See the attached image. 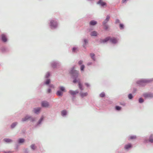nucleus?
Masks as SVG:
<instances>
[{"label":"nucleus","instance_id":"nucleus-1","mask_svg":"<svg viewBox=\"0 0 153 153\" xmlns=\"http://www.w3.org/2000/svg\"><path fill=\"white\" fill-rule=\"evenodd\" d=\"M71 73L74 76L77 77L78 76V72L76 70H75L73 68L71 72Z\"/></svg>","mask_w":153,"mask_h":153},{"label":"nucleus","instance_id":"nucleus-2","mask_svg":"<svg viewBox=\"0 0 153 153\" xmlns=\"http://www.w3.org/2000/svg\"><path fill=\"white\" fill-rule=\"evenodd\" d=\"M42 106L45 107H48L49 106V103L47 101H43L41 102Z\"/></svg>","mask_w":153,"mask_h":153},{"label":"nucleus","instance_id":"nucleus-3","mask_svg":"<svg viewBox=\"0 0 153 153\" xmlns=\"http://www.w3.org/2000/svg\"><path fill=\"white\" fill-rule=\"evenodd\" d=\"M143 96L146 98H152L153 97V95L151 93H146L143 94Z\"/></svg>","mask_w":153,"mask_h":153},{"label":"nucleus","instance_id":"nucleus-4","mask_svg":"<svg viewBox=\"0 0 153 153\" xmlns=\"http://www.w3.org/2000/svg\"><path fill=\"white\" fill-rule=\"evenodd\" d=\"M110 37H108L105 38V39H102L100 40V42L101 43H105L109 40H110Z\"/></svg>","mask_w":153,"mask_h":153},{"label":"nucleus","instance_id":"nucleus-5","mask_svg":"<svg viewBox=\"0 0 153 153\" xmlns=\"http://www.w3.org/2000/svg\"><path fill=\"white\" fill-rule=\"evenodd\" d=\"M28 120H32V118L31 117H28V116H26L24 118L22 119V121L23 122H25L27 121Z\"/></svg>","mask_w":153,"mask_h":153},{"label":"nucleus","instance_id":"nucleus-6","mask_svg":"<svg viewBox=\"0 0 153 153\" xmlns=\"http://www.w3.org/2000/svg\"><path fill=\"white\" fill-rule=\"evenodd\" d=\"M78 92H79L77 91H73L72 90H70L69 91V93L72 95H75L76 94L78 93Z\"/></svg>","mask_w":153,"mask_h":153},{"label":"nucleus","instance_id":"nucleus-7","mask_svg":"<svg viewBox=\"0 0 153 153\" xmlns=\"http://www.w3.org/2000/svg\"><path fill=\"white\" fill-rule=\"evenodd\" d=\"M110 41L113 43H116L117 42V41L116 39L114 38H111L110 37Z\"/></svg>","mask_w":153,"mask_h":153},{"label":"nucleus","instance_id":"nucleus-8","mask_svg":"<svg viewBox=\"0 0 153 153\" xmlns=\"http://www.w3.org/2000/svg\"><path fill=\"white\" fill-rule=\"evenodd\" d=\"M97 4H100L102 6H103L106 4L105 2L102 1V0H99V1L97 2Z\"/></svg>","mask_w":153,"mask_h":153},{"label":"nucleus","instance_id":"nucleus-9","mask_svg":"<svg viewBox=\"0 0 153 153\" xmlns=\"http://www.w3.org/2000/svg\"><path fill=\"white\" fill-rule=\"evenodd\" d=\"M2 39L3 41L4 42H6L7 41V39L5 35L2 34L1 35Z\"/></svg>","mask_w":153,"mask_h":153},{"label":"nucleus","instance_id":"nucleus-10","mask_svg":"<svg viewBox=\"0 0 153 153\" xmlns=\"http://www.w3.org/2000/svg\"><path fill=\"white\" fill-rule=\"evenodd\" d=\"M56 94L58 96H62L63 95V92L60 91H58L56 92Z\"/></svg>","mask_w":153,"mask_h":153},{"label":"nucleus","instance_id":"nucleus-11","mask_svg":"<svg viewBox=\"0 0 153 153\" xmlns=\"http://www.w3.org/2000/svg\"><path fill=\"white\" fill-rule=\"evenodd\" d=\"M4 141L7 143H10L12 142L11 140L8 138H5L4 139Z\"/></svg>","mask_w":153,"mask_h":153},{"label":"nucleus","instance_id":"nucleus-12","mask_svg":"<svg viewBox=\"0 0 153 153\" xmlns=\"http://www.w3.org/2000/svg\"><path fill=\"white\" fill-rule=\"evenodd\" d=\"M80 94L82 97H84L87 96L88 94L87 92L83 93L81 92L80 93Z\"/></svg>","mask_w":153,"mask_h":153},{"label":"nucleus","instance_id":"nucleus-13","mask_svg":"<svg viewBox=\"0 0 153 153\" xmlns=\"http://www.w3.org/2000/svg\"><path fill=\"white\" fill-rule=\"evenodd\" d=\"M78 86H79V88L81 90H83V88H82V85L81 84V83L79 81V82H78Z\"/></svg>","mask_w":153,"mask_h":153},{"label":"nucleus","instance_id":"nucleus-14","mask_svg":"<svg viewBox=\"0 0 153 153\" xmlns=\"http://www.w3.org/2000/svg\"><path fill=\"white\" fill-rule=\"evenodd\" d=\"M97 32L95 31L92 32L91 33V35L92 36H97Z\"/></svg>","mask_w":153,"mask_h":153},{"label":"nucleus","instance_id":"nucleus-15","mask_svg":"<svg viewBox=\"0 0 153 153\" xmlns=\"http://www.w3.org/2000/svg\"><path fill=\"white\" fill-rule=\"evenodd\" d=\"M96 21H91L90 22V24L91 25H94L97 24Z\"/></svg>","mask_w":153,"mask_h":153},{"label":"nucleus","instance_id":"nucleus-16","mask_svg":"<svg viewBox=\"0 0 153 153\" xmlns=\"http://www.w3.org/2000/svg\"><path fill=\"white\" fill-rule=\"evenodd\" d=\"M66 114H67V111L65 110H64L62 111V112H61V114L62 116H64Z\"/></svg>","mask_w":153,"mask_h":153},{"label":"nucleus","instance_id":"nucleus-17","mask_svg":"<svg viewBox=\"0 0 153 153\" xmlns=\"http://www.w3.org/2000/svg\"><path fill=\"white\" fill-rule=\"evenodd\" d=\"M131 146V145L130 144H128L125 146V148L126 149H128Z\"/></svg>","mask_w":153,"mask_h":153},{"label":"nucleus","instance_id":"nucleus-18","mask_svg":"<svg viewBox=\"0 0 153 153\" xmlns=\"http://www.w3.org/2000/svg\"><path fill=\"white\" fill-rule=\"evenodd\" d=\"M33 111L34 113L38 114V108H34L33 110Z\"/></svg>","mask_w":153,"mask_h":153},{"label":"nucleus","instance_id":"nucleus-19","mask_svg":"<svg viewBox=\"0 0 153 153\" xmlns=\"http://www.w3.org/2000/svg\"><path fill=\"white\" fill-rule=\"evenodd\" d=\"M24 139L22 138H20L18 140V143H23L24 142Z\"/></svg>","mask_w":153,"mask_h":153},{"label":"nucleus","instance_id":"nucleus-20","mask_svg":"<svg viewBox=\"0 0 153 153\" xmlns=\"http://www.w3.org/2000/svg\"><path fill=\"white\" fill-rule=\"evenodd\" d=\"M136 138V137L135 136H130L129 137V140H133L135 139Z\"/></svg>","mask_w":153,"mask_h":153},{"label":"nucleus","instance_id":"nucleus-21","mask_svg":"<svg viewBox=\"0 0 153 153\" xmlns=\"http://www.w3.org/2000/svg\"><path fill=\"white\" fill-rule=\"evenodd\" d=\"M51 25L52 28L53 27H56L57 25L56 23H54L53 24L51 23Z\"/></svg>","mask_w":153,"mask_h":153},{"label":"nucleus","instance_id":"nucleus-22","mask_svg":"<svg viewBox=\"0 0 153 153\" xmlns=\"http://www.w3.org/2000/svg\"><path fill=\"white\" fill-rule=\"evenodd\" d=\"M59 88L60 90H61L60 91H62V92L63 91H65V88L61 86L59 87Z\"/></svg>","mask_w":153,"mask_h":153},{"label":"nucleus","instance_id":"nucleus-23","mask_svg":"<svg viewBox=\"0 0 153 153\" xmlns=\"http://www.w3.org/2000/svg\"><path fill=\"white\" fill-rule=\"evenodd\" d=\"M90 56L91 57L92 59H93L94 60H95V59L94 58V53H91L90 54Z\"/></svg>","mask_w":153,"mask_h":153},{"label":"nucleus","instance_id":"nucleus-24","mask_svg":"<svg viewBox=\"0 0 153 153\" xmlns=\"http://www.w3.org/2000/svg\"><path fill=\"white\" fill-rule=\"evenodd\" d=\"M146 81H144V80H142V81H139V83L141 85H142L143 83H146Z\"/></svg>","mask_w":153,"mask_h":153},{"label":"nucleus","instance_id":"nucleus-25","mask_svg":"<svg viewBox=\"0 0 153 153\" xmlns=\"http://www.w3.org/2000/svg\"><path fill=\"white\" fill-rule=\"evenodd\" d=\"M115 108L117 110H120L121 109V107L118 106H116L115 107Z\"/></svg>","mask_w":153,"mask_h":153},{"label":"nucleus","instance_id":"nucleus-26","mask_svg":"<svg viewBox=\"0 0 153 153\" xmlns=\"http://www.w3.org/2000/svg\"><path fill=\"white\" fill-rule=\"evenodd\" d=\"M85 68V66L84 65H82L80 67V70L81 71H83L84 70V69Z\"/></svg>","mask_w":153,"mask_h":153},{"label":"nucleus","instance_id":"nucleus-27","mask_svg":"<svg viewBox=\"0 0 153 153\" xmlns=\"http://www.w3.org/2000/svg\"><path fill=\"white\" fill-rule=\"evenodd\" d=\"M17 123H13L11 125V127L12 128H13L16 125Z\"/></svg>","mask_w":153,"mask_h":153},{"label":"nucleus","instance_id":"nucleus-28","mask_svg":"<svg viewBox=\"0 0 153 153\" xmlns=\"http://www.w3.org/2000/svg\"><path fill=\"white\" fill-rule=\"evenodd\" d=\"M139 102L140 103H142L143 102V100L142 98H140L139 100Z\"/></svg>","mask_w":153,"mask_h":153},{"label":"nucleus","instance_id":"nucleus-29","mask_svg":"<svg viewBox=\"0 0 153 153\" xmlns=\"http://www.w3.org/2000/svg\"><path fill=\"white\" fill-rule=\"evenodd\" d=\"M152 136H151L149 139V141L151 143H153V139L152 138Z\"/></svg>","mask_w":153,"mask_h":153},{"label":"nucleus","instance_id":"nucleus-30","mask_svg":"<svg viewBox=\"0 0 153 153\" xmlns=\"http://www.w3.org/2000/svg\"><path fill=\"white\" fill-rule=\"evenodd\" d=\"M120 28L121 29H123L124 28V25L123 24H120Z\"/></svg>","mask_w":153,"mask_h":153},{"label":"nucleus","instance_id":"nucleus-31","mask_svg":"<svg viewBox=\"0 0 153 153\" xmlns=\"http://www.w3.org/2000/svg\"><path fill=\"white\" fill-rule=\"evenodd\" d=\"M50 82V80L49 79H48L45 82V83L46 85L48 84Z\"/></svg>","mask_w":153,"mask_h":153},{"label":"nucleus","instance_id":"nucleus-32","mask_svg":"<svg viewBox=\"0 0 153 153\" xmlns=\"http://www.w3.org/2000/svg\"><path fill=\"white\" fill-rule=\"evenodd\" d=\"M105 96V94L104 93H102L100 94V96L101 97H103Z\"/></svg>","mask_w":153,"mask_h":153},{"label":"nucleus","instance_id":"nucleus-33","mask_svg":"<svg viewBox=\"0 0 153 153\" xmlns=\"http://www.w3.org/2000/svg\"><path fill=\"white\" fill-rule=\"evenodd\" d=\"M31 147L33 149H35L36 148V147H35V145L34 144L32 145L31 146Z\"/></svg>","mask_w":153,"mask_h":153},{"label":"nucleus","instance_id":"nucleus-34","mask_svg":"<svg viewBox=\"0 0 153 153\" xmlns=\"http://www.w3.org/2000/svg\"><path fill=\"white\" fill-rule=\"evenodd\" d=\"M128 97L129 99H131L133 97L132 95L131 94H129L128 95Z\"/></svg>","mask_w":153,"mask_h":153},{"label":"nucleus","instance_id":"nucleus-35","mask_svg":"<svg viewBox=\"0 0 153 153\" xmlns=\"http://www.w3.org/2000/svg\"><path fill=\"white\" fill-rule=\"evenodd\" d=\"M83 63V61L82 60H80L79 61L78 64L80 65L82 64Z\"/></svg>","mask_w":153,"mask_h":153},{"label":"nucleus","instance_id":"nucleus-36","mask_svg":"<svg viewBox=\"0 0 153 153\" xmlns=\"http://www.w3.org/2000/svg\"><path fill=\"white\" fill-rule=\"evenodd\" d=\"M43 118H44V117H41V118H40V122H39V124L42 120L43 119Z\"/></svg>","mask_w":153,"mask_h":153},{"label":"nucleus","instance_id":"nucleus-37","mask_svg":"<svg viewBox=\"0 0 153 153\" xmlns=\"http://www.w3.org/2000/svg\"><path fill=\"white\" fill-rule=\"evenodd\" d=\"M49 86L50 88H54L53 85L52 84H51L49 85Z\"/></svg>","mask_w":153,"mask_h":153},{"label":"nucleus","instance_id":"nucleus-38","mask_svg":"<svg viewBox=\"0 0 153 153\" xmlns=\"http://www.w3.org/2000/svg\"><path fill=\"white\" fill-rule=\"evenodd\" d=\"M50 73H48L47 74V75L46 76V77H48L50 76Z\"/></svg>","mask_w":153,"mask_h":153},{"label":"nucleus","instance_id":"nucleus-39","mask_svg":"<svg viewBox=\"0 0 153 153\" xmlns=\"http://www.w3.org/2000/svg\"><path fill=\"white\" fill-rule=\"evenodd\" d=\"M110 18V16L109 15H108L106 17V19H109Z\"/></svg>","mask_w":153,"mask_h":153},{"label":"nucleus","instance_id":"nucleus-40","mask_svg":"<svg viewBox=\"0 0 153 153\" xmlns=\"http://www.w3.org/2000/svg\"><path fill=\"white\" fill-rule=\"evenodd\" d=\"M76 48H73L72 49V51L73 52H74L75 51V50H76Z\"/></svg>","mask_w":153,"mask_h":153},{"label":"nucleus","instance_id":"nucleus-41","mask_svg":"<svg viewBox=\"0 0 153 153\" xmlns=\"http://www.w3.org/2000/svg\"><path fill=\"white\" fill-rule=\"evenodd\" d=\"M51 89H49L48 90V93H50L51 92Z\"/></svg>","mask_w":153,"mask_h":153},{"label":"nucleus","instance_id":"nucleus-42","mask_svg":"<svg viewBox=\"0 0 153 153\" xmlns=\"http://www.w3.org/2000/svg\"><path fill=\"white\" fill-rule=\"evenodd\" d=\"M78 82V81H77V80H76V79H74V80L73 81V82L74 83H75V82ZM79 82V81H78V82Z\"/></svg>","mask_w":153,"mask_h":153},{"label":"nucleus","instance_id":"nucleus-43","mask_svg":"<svg viewBox=\"0 0 153 153\" xmlns=\"http://www.w3.org/2000/svg\"><path fill=\"white\" fill-rule=\"evenodd\" d=\"M84 42H85V44H86V43H87V40H86V39H85V40H84Z\"/></svg>","mask_w":153,"mask_h":153},{"label":"nucleus","instance_id":"nucleus-44","mask_svg":"<svg viewBox=\"0 0 153 153\" xmlns=\"http://www.w3.org/2000/svg\"><path fill=\"white\" fill-rule=\"evenodd\" d=\"M127 0H123L122 1V2L123 3H124L125 2H126V1Z\"/></svg>","mask_w":153,"mask_h":153},{"label":"nucleus","instance_id":"nucleus-45","mask_svg":"<svg viewBox=\"0 0 153 153\" xmlns=\"http://www.w3.org/2000/svg\"><path fill=\"white\" fill-rule=\"evenodd\" d=\"M85 85H86L87 86H89V85L88 84V83H85Z\"/></svg>","mask_w":153,"mask_h":153}]
</instances>
